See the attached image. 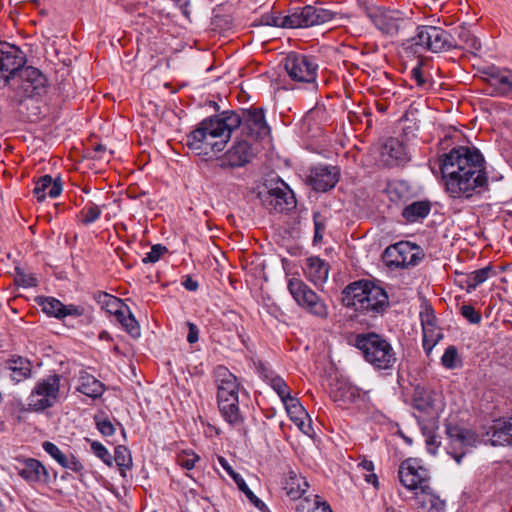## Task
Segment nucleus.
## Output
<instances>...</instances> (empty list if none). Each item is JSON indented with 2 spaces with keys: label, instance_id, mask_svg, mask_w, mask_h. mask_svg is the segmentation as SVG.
<instances>
[{
  "label": "nucleus",
  "instance_id": "1",
  "mask_svg": "<svg viewBox=\"0 0 512 512\" xmlns=\"http://www.w3.org/2000/svg\"><path fill=\"white\" fill-rule=\"evenodd\" d=\"M241 127L242 133L252 139H263L270 133L261 108L249 109L238 114L225 111L220 115L202 120L199 126L187 135L186 145L198 155L220 152L231 137L233 130Z\"/></svg>",
  "mask_w": 512,
  "mask_h": 512
},
{
  "label": "nucleus",
  "instance_id": "2",
  "mask_svg": "<svg viewBox=\"0 0 512 512\" xmlns=\"http://www.w3.org/2000/svg\"><path fill=\"white\" fill-rule=\"evenodd\" d=\"M440 168L446 191L453 198H470L487 187L484 158L475 148H453L444 155Z\"/></svg>",
  "mask_w": 512,
  "mask_h": 512
},
{
  "label": "nucleus",
  "instance_id": "3",
  "mask_svg": "<svg viewBox=\"0 0 512 512\" xmlns=\"http://www.w3.org/2000/svg\"><path fill=\"white\" fill-rule=\"evenodd\" d=\"M342 301L346 307L370 317L383 313L389 305L386 291L366 280L349 284L343 290Z\"/></svg>",
  "mask_w": 512,
  "mask_h": 512
},
{
  "label": "nucleus",
  "instance_id": "4",
  "mask_svg": "<svg viewBox=\"0 0 512 512\" xmlns=\"http://www.w3.org/2000/svg\"><path fill=\"white\" fill-rule=\"evenodd\" d=\"M217 386V403L224 420L232 426H240L244 417L239 408L240 383L237 377L224 366L214 370Z\"/></svg>",
  "mask_w": 512,
  "mask_h": 512
},
{
  "label": "nucleus",
  "instance_id": "5",
  "mask_svg": "<svg viewBox=\"0 0 512 512\" xmlns=\"http://www.w3.org/2000/svg\"><path fill=\"white\" fill-rule=\"evenodd\" d=\"M354 345L361 351L364 359L377 370H390L397 361L396 352L390 342L377 333L357 334Z\"/></svg>",
  "mask_w": 512,
  "mask_h": 512
},
{
  "label": "nucleus",
  "instance_id": "6",
  "mask_svg": "<svg viewBox=\"0 0 512 512\" xmlns=\"http://www.w3.org/2000/svg\"><path fill=\"white\" fill-rule=\"evenodd\" d=\"M337 13L322 7L307 5L295 7L291 14L275 18V26L284 28H306L321 25L337 17Z\"/></svg>",
  "mask_w": 512,
  "mask_h": 512
},
{
  "label": "nucleus",
  "instance_id": "7",
  "mask_svg": "<svg viewBox=\"0 0 512 512\" xmlns=\"http://www.w3.org/2000/svg\"><path fill=\"white\" fill-rule=\"evenodd\" d=\"M413 46L420 47L433 53L457 49L459 46L452 35L441 27L421 25L409 40Z\"/></svg>",
  "mask_w": 512,
  "mask_h": 512
},
{
  "label": "nucleus",
  "instance_id": "8",
  "mask_svg": "<svg viewBox=\"0 0 512 512\" xmlns=\"http://www.w3.org/2000/svg\"><path fill=\"white\" fill-rule=\"evenodd\" d=\"M263 206L269 211L282 213L291 210L296 205L292 190L281 179L271 180L264 184L258 192Z\"/></svg>",
  "mask_w": 512,
  "mask_h": 512
},
{
  "label": "nucleus",
  "instance_id": "9",
  "mask_svg": "<svg viewBox=\"0 0 512 512\" xmlns=\"http://www.w3.org/2000/svg\"><path fill=\"white\" fill-rule=\"evenodd\" d=\"M288 290L296 303L309 314L321 319L328 317L329 310L325 301L301 279H290Z\"/></svg>",
  "mask_w": 512,
  "mask_h": 512
},
{
  "label": "nucleus",
  "instance_id": "10",
  "mask_svg": "<svg viewBox=\"0 0 512 512\" xmlns=\"http://www.w3.org/2000/svg\"><path fill=\"white\" fill-rule=\"evenodd\" d=\"M318 63L312 56L290 52L284 59V68L291 80L314 83L317 78Z\"/></svg>",
  "mask_w": 512,
  "mask_h": 512
},
{
  "label": "nucleus",
  "instance_id": "11",
  "mask_svg": "<svg viewBox=\"0 0 512 512\" xmlns=\"http://www.w3.org/2000/svg\"><path fill=\"white\" fill-rule=\"evenodd\" d=\"M368 16L375 27L388 36L399 34L411 24L408 16L394 9L375 8L368 12Z\"/></svg>",
  "mask_w": 512,
  "mask_h": 512
},
{
  "label": "nucleus",
  "instance_id": "12",
  "mask_svg": "<svg viewBox=\"0 0 512 512\" xmlns=\"http://www.w3.org/2000/svg\"><path fill=\"white\" fill-rule=\"evenodd\" d=\"M60 389V376L50 375L41 380L28 397V405L35 411H42L52 407L57 399Z\"/></svg>",
  "mask_w": 512,
  "mask_h": 512
},
{
  "label": "nucleus",
  "instance_id": "13",
  "mask_svg": "<svg viewBox=\"0 0 512 512\" xmlns=\"http://www.w3.org/2000/svg\"><path fill=\"white\" fill-rule=\"evenodd\" d=\"M424 254L420 247L410 242H399L385 249L384 257L389 266L408 268L418 265Z\"/></svg>",
  "mask_w": 512,
  "mask_h": 512
},
{
  "label": "nucleus",
  "instance_id": "14",
  "mask_svg": "<svg viewBox=\"0 0 512 512\" xmlns=\"http://www.w3.org/2000/svg\"><path fill=\"white\" fill-rule=\"evenodd\" d=\"M398 476L401 484L411 491H417L418 488L430 483L428 470L412 458L406 459L400 464Z\"/></svg>",
  "mask_w": 512,
  "mask_h": 512
},
{
  "label": "nucleus",
  "instance_id": "15",
  "mask_svg": "<svg viewBox=\"0 0 512 512\" xmlns=\"http://www.w3.org/2000/svg\"><path fill=\"white\" fill-rule=\"evenodd\" d=\"M17 89L22 97L40 96L46 92L47 79L39 69L28 66L18 73Z\"/></svg>",
  "mask_w": 512,
  "mask_h": 512
},
{
  "label": "nucleus",
  "instance_id": "16",
  "mask_svg": "<svg viewBox=\"0 0 512 512\" xmlns=\"http://www.w3.org/2000/svg\"><path fill=\"white\" fill-rule=\"evenodd\" d=\"M446 432L450 439L448 453L460 464L468 448L476 443L477 437L475 433L457 426H448Z\"/></svg>",
  "mask_w": 512,
  "mask_h": 512
},
{
  "label": "nucleus",
  "instance_id": "17",
  "mask_svg": "<svg viewBox=\"0 0 512 512\" xmlns=\"http://www.w3.org/2000/svg\"><path fill=\"white\" fill-rule=\"evenodd\" d=\"M26 63L24 53L16 46L4 44L0 47V71L8 73L5 82L8 84L10 78H14L17 72L22 70Z\"/></svg>",
  "mask_w": 512,
  "mask_h": 512
},
{
  "label": "nucleus",
  "instance_id": "18",
  "mask_svg": "<svg viewBox=\"0 0 512 512\" xmlns=\"http://www.w3.org/2000/svg\"><path fill=\"white\" fill-rule=\"evenodd\" d=\"M339 176L337 166L318 165L310 170L309 184L315 191L326 192L337 184Z\"/></svg>",
  "mask_w": 512,
  "mask_h": 512
},
{
  "label": "nucleus",
  "instance_id": "19",
  "mask_svg": "<svg viewBox=\"0 0 512 512\" xmlns=\"http://www.w3.org/2000/svg\"><path fill=\"white\" fill-rule=\"evenodd\" d=\"M253 157L254 151L251 145L245 140L238 141L219 159L218 165L221 168L242 167Z\"/></svg>",
  "mask_w": 512,
  "mask_h": 512
},
{
  "label": "nucleus",
  "instance_id": "20",
  "mask_svg": "<svg viewBox=\"0 0 512 512\" xmlns=\"http://www.w3.org/2000/svg\"><path fill=\"white\" fill-rule=\"evenodd\" d=\"M32 364L22 356L14 355L7 359L2 367V375L14 383H20L31 376Z\"/></svg>",
  "mask_w": 512,
  "mask_h": 512
},
{
  "label": "nucleus",
  "instance_id": "21",
  "mask_svg": "<svg viewBox=\"0 0 512 512\" xmlns=\"http://www.w3.org/2000/svg\"><path fill=\"white\" fill-rule=\"evenodd\" d=\"M16 469L19 476L31 483H47L50 480L47 469L39 460L34 458H27L20 461Z\"/></svg>",
  "mask_w": 512,
  "mask_h": 512
},
{
  "label": "nucleus",
  "instance_id": "22",
  "mask_svg": "<svg viewBox=\"0 0 512 512\" xmlns=\"http://www.w3.org/2000/svg\"><path fill=\"white\" fill-rule=\"evenodd\" d=\"M485 81L499 95H506L512 91V73L497 67H488L484 70Z\"/></svg>",
  "mask_w": 512,
  "mask_h": 512
},
{
  "label": "nucleus",
  "instance_id": "23",
  "mask_svg": "<svg viewBox=\"0 0 512 512\" xmlns=\"http://www.w3.org/2000/svg\"><path fill=\"white\" fill-rule=\"evenodd\" d=\"M285 409L290 419L297 425V427L306 435H310L312 430L311 424L306 423L305 420L309 418L306 410L301 405L299 400L293 396L284 400Z\"/></svg>",
  "mask_w": 512,
  "mask_h": 512
},
{
  "label": "nucleus",
  "instance_id": "24",
  "mask_svg": "<svg viewBox=\"0 0 512 512\" xmlns=\"http://www.w3.org/2000/svg\"><path fill=\"white\" fill-rule=\"evenodd\" d=\"M61 192L62 183L60 179L53 180L50 175L41 176L36 181L33 189L34 195L40 202L44 201L47 195L51 198H56L61 194Z\"/></svg>",
  "mask_w": 512,
  "mask_h": 512
},
{
  "label": "nucleus",
  "instance_id": "25",
  "mask_svg": "<svg viewBox=\"0 0 512 512\" xmlns=\"http://www.w3.org/2000/svg\"><path fill=\"white\" fill-rule=\"evenodd\" d=\"M414 500L419 509L442 510L444 502L433 492L430 483L414 491Z\"/></svg>",
  "mask_w": 512,
  "mask_h": 512
},
{
  "label": "nucleus",
  "instance_id": "26",
  "mask_svg": "<svg viewBox=\"0 0 512 512\" xmlns=\"http://www.w3.org/2000/svg\"><path fill=\"white\" fill-rule=\"evenodd\" d=\"M329 265L319 257L307 259L305 275L314 285H322L328 279Z\"/></svg>",
  "mask_w": 512,
  "mask_h": 512
},
{
  "label": "nucleus",
  "instance_id": "27",
  "mask_svg": "<svg viewBox=\"0 0 512 512\" xmlns=\"http://www.w3.org/2000/svg\"><path fill=\"white\" fill-rule=\"evenodd\" d=\"M335 402L346 405L355 402L360 397V390L346 380H337L332 390Z\"/></svg>",
  "mask_w": 512,
  "mask_h": 512
},
{
  "label": "nucleus",
  "instance_id": "28",
  "mask_svg": "<svg viewBox=\"0 0 512 512\" xmlns=\"http://www.w3.org/2000/svg\"><path fill=\"white\" fill-rule=\"evenodd\" d=\"M306 479L294 471H290L284 481V490L287 496L292 500H297L302 497L308 488Z\"/></svg>",
  "mask_w": 512,
  "mask_h": 512
},
{
  "label": "nucleus",
  "instance_id": "29",
  "mask_svg": "<svg viewBox=\"0 0 512 512\" xmlns=\"http://www.w3.org/2000/svg\"><path fill=\"white\" fill-rule=\"evenodd\" d=\"M431 211V203L428 200L414 201L404 207L402 217L409 223L418 222L426 218Z\"/></svg>",
  "mask_w": 512,
  "mask_h": 512
},
{
  "label": "nucleus",
  "instance_id": "30",
  "mask_svg": "<svg viewBox=\"0 0 512 512\" xmlns=\"http://www.w3.org/2000/svg\"><path fill=\"white\" fill-rule=\"evenodd\" d=\"M78 381L79 385L77 390L91 398H97L101 396L104 391L103 384L87 372H81Z\"/></svg>",
  "mask_w": 512,
  "mask_h": 512
},
{
  "label": "nucleus",
  "instance_id": "31",
  "mask_svg": "<svg viewBox=\"0 0 512 512\" xmlns=\"http://www.w3.org/2000/svg\"><path fill=\"white\" fill-rule=\"evenodd\" d=\"M490 441L494 446H512V419L497 422L493 427Z\"/></svg>",
  "mask_w": 512,
  "mask_h": 512
},
{
  "label": "nucleus",
  "instance_id": "32",
  "mask_svg": "<svg viewBox=\"0 0 512 512\" xmlns=\"http://www.w3.org/2000/svg\"><path fill=\"white\" fill-rule=\"evenodd\" d=\"M416 410L429 415L431 418H438L441 408L430 392H421L414 398Z\"/></svg>",
  "mask_w": 512,
  "mask_h": 512
},
{
  "label": "nucleus",
  "instance_id": "33",
  "mask_svg": "<svg viewBox=\"0 0 512 512\" xmlns=\"http://www.w3.org/2000/svg\"><path fill=\"white\" fill-rule=\"evenodd\" d=\"M97 301L108 313L114 314L116 318L127 308L121 299L108 293L99 294Z\"/></svg>",
  "mask_w": 512,
  "mask_h": 512
},
{
  "label": "nucleus",
  "instance_id": "34",
  "mask_svg": "<svg viewBox=\"0 0 512 512\" xmlns=\"http://www.w3.org/2000/svg\"><path fill=\"white\" fill-rule=\"evenodd\" d=\"M38 305L41 307L42 311L48 316L61 319L64 304L58 299L54 297L39 298Z\"/></svg>",
  "mask_w": 512,
  "mask_h": 512
},
{
  "label": "nucleus",
  "instance_id": "35",
  "mask_svg": "<svg viewBox=\"0 0 512 512\" xmlns=\"http://www.w3.org/2000/svg\"><path fill=\"white\" fill-rule=\"evenodd\" d=\"M423 325V348L427 354H430L434 346L437 342L442 338V334L440 332L434 331V324L431 321H427L425 324L422 321Z\"/></svg>",
  "mask_w": 512,
  "mask_h": 512
},
{
  "label": "nucleus",
  "instance_id": "36",
  "mask_svg": "<svg viewBox=\"0 0 512 512\" xmlns=\"http://www.w3.org/2000/svg\"><path fill=\"white\" fill-rule=\"evenodd\" d=\"M491 271L492 267L486 266L484 268L469 273L465 279L467 292L475 290L477 286L485 282L488 279Z\"/></svg>",
  "mask_w": 512,
  "mask_h": 512
},
{
  "label": "nucleus",
  "instance_id": "37",
  "mask_svg": "<svg viewBox=\"0 0 512 512\" xmlns=\"http://www.w3.org/2000/svg\"><path fill=\"white\" fill-rule=\"evenodd\" d=\"M234 481L237 484L240 491H242L249 502L253 504L257 509H259L261 512H267L268 508L265 505V503L260 500L248 487L244 479L240 475L234 476Z\"/></svg>",
  "mask_w": 512,
  "mask_h": 512
},
{
  "label": "nucleus",
  "instance_id": "38",
  "mask_svg": "<svg viewBox=\"0 0 512 512\" xmlns=\"http://www.w3.org/2000/svg\"><path fill=\"white\" fill-rule=\"evenodd\" d=\"M117 320L132 337L137 338L140 336L139 324L128 308H126L124 312L120 313Z\"/></svg>",
  "mask_w": 512,
  "mask_h": 512
},
{
  "label": "nucleus",
  "instance_id": "39",
  "mask_svg": "<svg viewBox=\"0 0 512 512\" xmlns=\"http://www.w3.org/2000/svg\"><path fill=\"white\" fill-rule=\"evenodd\" d=\"M458 39L463 43V48L467 49L470 52H475L480 50L481 43L477 37H475L469 29L464 26H460L458 28Z\"/></svg>",
  "mask_w": 512,
  "mask_h": 512
},
{
  "label": "nucleus",
  "instance_id": "40",
  "mask_svg": "<svg viewBox=\"0 0 512 512\" xmlns=\"http://www.w3.org/2000/svg\"><path fill=\"white\" fill-rule=\"evenodd\" d=\"M385 153L391 158L402 161L406 158V149L404 145L397 139H389L384 146Z\"/></svg>",
  "mask_w": 512,
  "mask_h": 512
},
{
  "label": "nucleus",
  "instance_id": "41",
  "mask_svg": "<svg viewBox=\"0 0 512 512\" xmlns=\"http://www.w3.org/2000/svg\"><path fill=\"white\" fill-rule=\"evenodd\" d=\"M269 385L277 393L282 402L291 397L290 389L287 383L280 376H272L269 379Z\"/></svg>",
  "mask_w": 512,
  "mask_h": 512
},
{
  "label": "nucleus",
  "instance_id": "42",
  "mask_svg": "<svg viewBox=\"0 0 512 512\" xmlns=\"http://www.w3.org/2000/svg\"><path fill=\"white\" fill-rule=\"evenodd\" d=\"M460 362L458 350L455 346H448L441 357L442 365L447 369H455Z\"/></svg>",
  "mask_w": 512,
  "mask_h": 512
},
{
  "label": "nucleus",
  "instance_id": "43",
  "mask_svg": "<svg viewBox=\"0 0 512 512\" xmlns=\"http://www.w3.org/2000/svg\"><path fill=\"white\" fill-rule=\"evenodd\" d=\"M115 462L120 469H130L132 466V458L129 450L124 446H118L115 449Z\"/></svg>",
  "mask_w": 512,
  "mask_h": 512
},
{
  "label": "nucleus",
  "instance_id": "44",
  "mask_svg": "<svg viewBox=\"0 0 512 512\" xmlns=\"http://www.w3.org/2000/svg\"><path fill=\"white\" fill-rule=\"evenodd\" d=\"M81 215L83 224L89 225L100 217L101 209L99 206L91 203L83 208Z\"/></svg>",
  "mask_w": 512,
  "mask_h": 512
},
{
  "label": "nucleus",
  "instance_id": "45",
  "mask_svg": "<svg viewBox=\"0 0 512 512\" xmlns=\"http://www.w3.org/2000/svg\"><path fill=\"white\" fill-rule=\"evenodd\" d=\"M314 242L319 243L323 239V232L326 229V218L320 212L313 213Z\"/></svg>",
  "mask_w": 512,
  "mask_h": 512
},
{
  "label": "nucleus",
  "instance_id": "46",
  "mask_svg": "<svg viewBox=\"0 0 512 512\" xmlns=\"http://www.w3.org/2000/svg\"><path fill=\"white\" fill-rule=\"evenodd\" d=\"M64 460H62L59 465L64 468L71 470L75 473H79L83 470L84 466L83 464L73 455V454H66L63 457Z\"/></svg>",
  "mask_w": 512,
  "mask_h": 512
},
{
  "label": "nucleus",
  "instance_id": "47",
  "mask_svg": "<svg viewBox=\"0 0 512 512\" xmlns=\"http://www.w3.org/2000/svg\"><path fill=\"white\" fill-rule=\"evenodd\" d=\"M95 422L97 429L103 436H112L115 433V427L107 417L95 416Z\"/></svg>",
  "mask_w": 512,
  "mask_h": 512
},
{
  "label": "nucleus",
  "instance_id": "48",
  "mask_svg": "<svg viewBox=\"0 0 512 512\" xmlns=\"http://www.w3.org/2000/svg\"><path fill=\"white\" fill-rule=\"evenodd\" d=\"M168 249L161 244H155L151 247L150 252L143 258L144 263H156Z\"/></svg>",
  "mask_w": 512,
  "mask_h": 512
},
{
  "label": "nucleus",
  "instance_id": "49",
  "mask_svg": "<svg viewBox=\"0 0 512 512\" xmlns=\"http://www.w3.org/2000/svg\"><path fill=\"white\" fill-rule=\"evenodd\" d=\"M43 450L49 454L58 464L64 460L63 457L66 455L63 453L57 445L50 441H45L42 444Z\"/></svg>",
  "mask_w": 512,
  "mask_h": 512
},
{
  "label": "nucleus",
  "instance_id": "50",
  "mask_svg": "<svg viewBox=\"0 0 512 512\" xmlns=\"http://www.w3.org/2000/svg\"><path fill=\"white\" fill-rule=\"evenodd\" d=\"M91 449H92L93 453L98 458H100L105 464H107L109 466L112 464L110 453L100 442H97V441L92 442Z\"/></svg>",
  "mask_w": 512,
  "mask_h": 512
},
{
  "label": "nucleus",
  "instance_id": "51",
  "mask_svg": "<svg viewBox=\"0 0 512 512\" xmlns=\"http://www.w3.org/2000/svg\"><path fill=\"white\" fill-rule=\"evenodd\" d=\"M199 460L200 457L193 452L183 453L178 456V464L187 470L193 469Z\"/></svg>",
  "mask_w": 512,
  "mask_h": 512
},
{
  "label": "nucleus",
  "instance_id": "52",
  "mask_svg": "<svg viewBox=\"0 0 512 512\" xmlns=\"http://www.w3.org/2000/svg\"><path fill=\"white\" fill-rule=\"evenodd\" d=\"M461 314L472 324H478L481 321V315L471 305H463L461 307Z\"/></svg>",
  "mask_w": 512,
  "mask_h": 512
},
{
  "label": "nucleus",
  "instance_id": "53",
  "mask_svg": "<svg viewBox=\"0 0 512 512\" xmlns=\"http://www.w3.org/2000/svg\"><path fill=\"white\" fill-rule=\"evenodd\" d=\"M313 505L314 507L312 509H308L307 512H332L330 506L326 502H321L319 497L317 496L314 499ZM296 512H306L305 506L301 504L300 506L297 507Z\"/></svg>",
  "mask_w": 512,
  "mask_h": 512
},
{
  "label": "nucleus",
  "instance_id": "54",
  "mask_svg": "<svg viewBox=\"0 0 512 512\" xmlns=\"http://www.w3.org/2000/svg\"><path fill=\"white\" fill-rule=\"evenodd\" d=\"M421 67H422V63L419 62L417 64V66H415L412 69L411 75L419 87H425L427 84V79L423 76Z\"/></svg>",
  "mask_w": 512,
  "mask_h": 512
},
{
  "label": "nucleus",
  "instance_id": "55",
  "mask_svg": "<svg viewBox=\"0 0 512 512\" xmlns=\"http://www.w3.org/2000/svg\"><path fill=\"white\" fill-rule=\"evenodd\" d=\"M84 312V309L83 307L81 306H76V305H64V308H63V313L61 314V319L66 317V316H75V317H78V316H81Z\"/></svg>",
  "mask_w": 512,
  "mask_h": 512
},
{
  "label": "nucleus",
  "instance_id": "56",
  "mask_svg": "<svg viewBox=\"0 0 512 512\" xmlns=\"http://www.w3.org/2000/svg\"><path fill=\"white\" fill-rule=\"evenodd\" d=\"M93 150L95 152V155H94V158H97V159H105V160H109V155H111L113 152L112 151H109L107 152V147L103 144H97L93 147Z\"/></svg>",
  "mask_w": 512,
  "mask_h": 512
},
{
  "label": "nucleus",
  "instance_id": "57",
  "mask_svg": "<svg viewBox=\"0 0 512 512\" xmlns=\"http://www.w3.org/2000/svg\"><path fill=\"white\" fill-rule=\"evenodd\" d=\"M187 325H188L187 341L190 344L196 343L198 341V338H199L198 327L195 324L191 323V322H188Z\"/></svg>",
  "mask_w": 512,
  "mask_h": 512
},
{
  "label": "nucleus",
  "instance_id": "58",
  "mask_svg": "<svg viewBox=\"0 0 512 512\" xmlns=\"http://www.w3.org/2000/svg\"><path fill=\"white\" fill-rule=\"evenodd\" d=\"M439 441L437 440V437L434 435H430L426 439V445L427 449L430 453L435 454L437 448L439 447Z\"/></svg>",
  "mask_w": 512,
  "mask_h": 512
},
{
  "label": "nucleus",
  "instance_id": "59",
  "mask_svg": "<svg viewBox=\"0 0 512 512\" xmlns=\"http://www.w3.org/2000/svg\"><path fill=\"white\" fill-rule=\"evenodd\" d=\"M218 462L219 464L222 466V468L234 479V476L235 475H239L238 473H236L233 468L231 467V465L228 463V461L222 457V456H218Z\"/></svg>",
  "mask_w": 512,
  "mask_h": 512
},
{
  "label": "nucleus",
  "instance_id": "60",
  "mask_svg": "<svg viewBox=\"0 0 512 512\" xmlns=\"http://www.w3.org/2000/svg\"><path fill=\"white\" fill-rule=\"evenodd\" d=\"M182 284L189 291H196L199 287L198 282L193 280L191 276H186Z\"/></svg>",
  "mask_w": 512,
  "mask_h": 512
},
{
  "label": "nucleus",
  "instance_id": "61",
  "mask_svg": "<svg viewBox=\"0 0 512 512\" xmlns=\"http://www.w3.org/2000/svg\"><path fill=\"white\" fill-rule=\"evenodd\" d=\"M364 479L367 483L372 484L375 488L379 486L378 477L373 472L364 473Z\"/></svg>",
  "mask_w": 512,
  "mask_h": 512
},
{
  "label": "nucleus",
  "instance_id": "62",
  "mask_svg": "<svg viewBox=\"0 0 512 512\" xmlns=\"http://www.w3.org/2000/svg\"><path fill=\"white\" fill-rule=\"evenodd\" d=\"M18 277L19 278H17L16 280L18 282L21 281L22 285H24L25 287H32L35 285V279L33 277H26L23 274H19Z\"/></svg>",
  "mask_w": 512,
  "mask_h": 512
},
{
  "label": "nucleus",
  "instance_id": "63",
  "mask_svg": "<svg viewBox=\"0 0 512 512\" xmlns=\"http://www.w3.org/2000/svg\"><path fill=\"white\" fill-rule=\"evenodd\" d=\"M358 467L365 473L373 472L374 470V464L369 460H363L358 464Z\"/></svg>",
  "mask_w": 512,
  "mask_h": 512
},
{
  "label": "nucleus",
  "instance_id": "64",
  "mask_svg": "<svg viewBox=\"0 0 512 512\" xmlns=\"http://www.w3.org/2000/svg\"><path fill=\"white\" fill-rule=\"evenodd\" d=\"M386 512H401V511L394 507H387Z\"/></svg>",
  "mask_w": 512,
  "mask_h": 512
}]
</instances>
